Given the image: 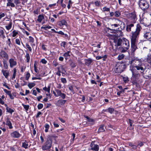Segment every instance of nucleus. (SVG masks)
<instances>
[{
	"label": "nucleus",
	"mask_w": 151,
	"mask_h": 151,
	"mask_svg": "<svg viewBox=\"0 0 151 151\" xmlns=\"http://www.w3.org/2000/svg\"><path fill=\"white\" fill-rule=\"evenodd\" d=\"M142 28L140 24H137L136 30L132 31V35L131 36V51L132 53H134L138 49L137 44L138 42V39L140 34V32Z\"/></svg>",
	"instance_id": "nucleus-1"
},
{
	"label": "nucleus",
	"mask_w": 151,
	"mask_h": 151,
	"mask_svg": "<svg viewBox=\"0 0 151 151\" xmlns=\"http://www.w3.org/2000/svg\"><path fill=\"white\" fill-rule=\"evenodd\" d=\"M127 64L129 65L130 64L133 67V68H135L137 70H141V73L145 70V68L141 64L140 60L137 59H132L131 61L127 60Z\"/></svg>",
	"instance_id": "nucleus-2"
},
{
	"label": "nucleus",
	"mask_w": 151,
	"mask_h": 151,
	"mask_svg": "<svg viewBox=\"0 0 151 151\" xmlns=\"http://www.w3.org/2000/svg\"><path fill=\"white\" fill-rule=\"evenodd\" d=\"M57 136L49 135L47 136V140L44 145L42 146V149L43 150L50 149L51 147L53 138H57Z\"/></svg>",
	"instance_id": "nucleus-3"
},
{
	"label": "nucleus",
	"mask_w": 151,
	"mask_h": 151,
	"mask_svg": "<svg viewBox=\"0 0 151 151\" xmlns=\"http://www.w3.org/2000/svg\"><path fill=\"white\" fill-rule=\"evenodd\" d=\"M128 65L127 61L118 63L116 64L115 72L116 73H121L125 69Z\"/></svg>",
	"instance_id": "nucleus-4"
},
{
	"label": "nucleus",
	"mask_w": 151,
	"mask_h": 151,
	"mask_svg": "<svg viewBox=\"0 0 151 151\" xmlns=\"http://www.w3.org/2000/svg\"><path fill=\"white\" fill-rule=\"evenodd\" d=\"M116 20L119 22V23L117 24H110L109 25L110 27L108 28L109 30H115V28L117 27L118 26L120 25H121L120 27L121 29H123L125 28V24L124 22L122 21L121 20H119V19H117Z\"/></svg>",
	"instance_id": "nucleus-5"
},
{
	"label": "nucleus",
	"mask_w": 151,
	"mask_h": 151,
	"mask_svg": "<svg viewBox=\"0 0 151 151\" xmlns=\"http://www.w3.org/2000/svg\"><path fill=\"white\" fill-rule=\"evenodd\" d=\"M139 5L141 9L143 11H145L149 7V4L145 0H139Z\"/></svg>",
	"instance_id": "nucleus-6"
},
{
	"label": "nucleus",
	"mask_w": 151,
	"mask_h": 151,
	"mask_svg": "<svg viewBox=\"0 0 151 151\" xmlns=\"http://www.w3.org/2000/svg\"><path fill=\"white\" fill-rule=\"evenodd\" d=\"M145 69L142 71V72L141 73L140 70L139 72L141 74H142L143 77L147 79H149L151 78V68H148L146 69V70L145 73H144Z\"/></svg>",
	"instance_id": "nucleus-7"
},
{
	"label": "nucleus",
	"mask_w": 151,
	"mask_h": 151,
	"mask_svg": "<svg viewBox=\"0 0 151 151\" xmlns=\"http://www.w3.org/2000/svg\"><path fill=\"white\" fill-rule=\"evenodd\" d=\"M121 47L123 49V50H124V52L127 50L129 47V42L128 40L126 39H124Z\"/></svg>",
	"instance_id": "nucleus-8"
},
{
	"label": "nucleus",
	"mask_w": 151,
	"mask_h": 151,
	"mask_svg": "<svg viewBox=\"0 0 151 151\" xmlns=\"http://www.w3.org/2000/svg\"><path fill=\"white\" fill-rule=\"evenodd\" d=\"M132 73V77L136 79H138L140 76V74L138 71L135 68H132L131 70Z\"/></svg>",
	"instance_id": "nucleus-9"
},
{
	"label": "nucleus",
	"mask_w": 151,
	"mask_h": 151,
	"mask_svg": "<svg viewBox=\"0 0 151 151\" xmlns=\"http://www.w3.org/2000/svg\"><path fill=\"white\" fill-rule=\"evenodd\" d=\"M115 40H114L115 45H112V49L116 51L118 49V46H121L123 40H122L121 39L119 38L116 41V42H115Z\"/></svg>",
	"instance_id": "nucleus-10"
},
{
	"label": "nucleus",
	"mask_w": 151,
	"mask_h": 151,
	"mask_svg": "<svg viewBox=\"0 0 151 151\" xmlns=\"http://www.w3.org/2000/svg\"><path fill=\"white\" fill-rule=\"evenodd\" d=\"M129 19L131 20L132 22L135 23L137 19V16L135 12L129 13L127 14Z\"/></svg>",
	"instance_id": "nucleus-11"
},
{
	"label": "nucleus",
	"mask_w": 151,
	"mask_h": 151,
	"mask_svg": "<svg viewBox=\"0 0 151 151\" xmlns=\"http://www.w3.org/2000/svg\"><path fill=\"white\" fill-rule=\"evenodd\" d=\"M94 142H92L90 144L91 147L90 149L91 150L95 151H98L99 149V146L97 145L94 144Z\"/></svg>",
	"instance_id": "nucleus-12"
},
{
	"label": "nucleus",
	"mask_w": 151,
	"mask_h": 151,
	"mask_svg": "<svg viewBox=\"0 0 151 151\" xmlns=\"http://www.w3.org/2000/svg\"><path fill=\"white\" fill-rule=\"evenodd\" d=\"M144 37L147 39H149L151 38V30H147L144 32Z\"/></svg>",
	"instance_id": "nucleus-13"
},
{
	"label": "nucleus",
	"mask_w": 151,
	"mask_h": 151,
	"mask_svg": "<svg viewBox=\"0 0 151 151\" xmlns=\"http://www.w3.org/2000/svg\"><path fill=\"white\" fill-rule=\"evenodd\" d=\"M4 58L7 60L9 58V55L7 53L3 50L0 52V58Z\"/></svg>",
	"instance_id": "nucleus-14"
},
{
	"label": "nucleus",
	"mask_w": 151,
	"mask_h": 151,
	"mask_svg": "<svg viewBox=\"0 0 151 151\" xmlns=\"http://www.w3.org/2000/svg\"><path fill=\"white\" fill-rule=\"evenodd\" d=\"M6 125L8 126L10 129H12L13 127L12 126V123L10 120V119L8 117L6 119Z\"/></svg>",
	"instance_id": "nucleus-15"
},
{
	"label": "nucleus",
	"mask_w": 151,
	"mask_h": 151,
	"mask_svg": "<svg viewBox=\"0 0 151 151\" xmlns=\"http://www.w3.org/2000/svg\"><path fill=\"white\" fill-rule=\"evenodd\" d=\"M11 135L12 137L16 138H19L21 136V134L17 131L13 132L11 133Z\"/></svg>",
	"instance_id": "nucleus-16"
},
{
	"label": "nucleus",
	"mask_w": 151,
	"mask_h": 151,
	"mask_svg": "<svg viewBox=\"0 0 151 151\" xmlns=\"http://www.w3.org/2000/svg\"><path fill=\"white\" fill-rule=\"evenodd\" d=\"M10 64V66L11 68H12L14 66L16 65L17 62L15 61L13 58H10L9 60Z\"/></svg>",
	"instance_id": "nucleus-17"
},
{
	"label": "nucleus",
	"mask_w": 151,
	"mask_h": 151,
	"mask_svg": "<svg viewBox=\"0 0 151 151\" xmlns=\"http://www.w3.org/2000/svg\"><path fill=\"white\" fill-rule=\"evenodd\" d=\"M66 100L63 99H59L57 101L56 105L58 106H60L63 105L66 102Z\"/></svg>",
	"instance_id": "nucleus-18"
},
{
	"label": "nucleus",
	"mask_w": 151,
	"mask_h": 151,
	"mask_svg": "<svg viewBox=\"0 0 151 151\" xmlns=\"http://www.w3.org/2000/svg\"><path fill=\"white\" fill-rule=\"evenodd\" d=\"M134 27V24H131L127 25L126 27V30L128 32H130L132 31V29Z\"/></svg>",
	"instance_id": "nucleus-19"
},
{
	"label": "nucleus",
	"mask_w": 151,
	"mask_h": 151,
	"mask_svg": "<svg viewBox=\"0 0 151 151\" xmlns=\"http://www.w3.org/2000/svg\"><path fill=\"white\" fill-rule=\"evenodd\" d=\"M67 22L65 20H63L58 22V25L60 27H62L64 25H66Z\"/></svg>",
	"instance_id": "nucleus-20"
},
{
	"label": "nucleus",
	"mask_w": 151,
	"mask_h": 151,
	"mask_svg": "<svg viewBox=\"0 0 151 151\" xmlns=\"http://www.w3.org/2000/svg\"><path fill=\"white\" fill-rule=\"evenodd\" d=\"M70 51H68L64 53L63 55V56L64 57L65 59L67 60L68 58V57L70 56Z\"/></svg>",
	"instance_id": "nucleus-21"
},
{
	"label": "nucleus",
	"mask_w": 151,
	"mask_h": 151,
	"mask_svg": "<svg viewBox=\"0 0 151 151\" xmlns=\"http://www.w3.org/2000/svg\"><path fill=\"white\" fill-rule=\"evenodd\" d=\"M22 147L26 149L29 147V146L28 147V142L26 140H25L24 142L22 143Z\"/></svg>",
	"instance_id": "nucleus-22"
},
{
	"label": "nucleus",
	"mask_w": 151,
	"mask_h": 151,
	"mask_svg": "<svg viewBox=\"0 0 151 151\" xmlns=\"http://www.w3.org/2000/svg\"><path fill=\"white\" fill-rule=\"evenodd\" d=\"M146 60L148 63L151 65V52L148 54L146 58Z\"/></svg>",
	"instance_id": "nucleus-23"
},
{
	"label": "nucleus",
	"mask_w": 151,
	"mask_h": 151,
	"mask_svg": "<svg viewBox=\"0 0 151 151\" xmlns=\"http://www.w3.org/2000/svg\"><path fill=\"white\" fill-rule=\"evenodd\" d=\"M4 28H3V29H0V37H2L4 39L5 38V36L4 35Z\"/></svg>",
	"instance_id": "nucleus-24"
},
{
	"label": "nucleus",
	"mask_w": 151,
	"mask_h": 151,
	"mask_svg": "<svg viewBox=\"0 0 151 151\" xmlns=\"http://www.w3.org/2000/svg\"><path fill=\"white\" fill-rule=\"evenodd\" d=\"M7 21H9V22L8 24V25L6 26L5 27L7 30H9L11 29L12 27V21H9V20H8Z\"/></svg>",
	"instance_id": "nucleus-25"
},
{
	"label": "nucleus",
	"mask_w": 151,
	"mask_h": 151,
	"mask_svg": "<svg viewBox=\"0 0 151 151\" xmlns=\"http://www.w3.org/2000/svg\"><path fill=\"white\" fill-rule=\"evenodd\" d=\"M44 18V17L43 15L40 14L38 16L37 21L39 22H41L43 19Z\"/></svg>",
	"instance_id": "nucleus-26"
},
{
	"label": "nucleus",
	"mask_w": 151,
	"mask_h": 151,
	"mask_svg": "<svg viewBox=\"0 0 151 151\" xmlns=\"http://www.w3.org/2000/svg\"><path fill=\"white\" fill-rule=\"evenodd\" d=\"M2 73H3V75L5 76L6 78H7L9 75V73L7 70H1Z\"/></svg>",
	"instance_id": "nucleus-27"
},
{
	"label": "nucleus",
	"mask_w": 151,
	"mask_h": 151,
	"mask_svg": "<svg viewBox=\"0 0 151 151\" xmlns=\"http://www.w3.org/2000/svg\"><path fill=\"white\" fill-rule=\"evenodd\" d=\"M92 62L91 59L86 60L85 61V64L88 66Z\"/></svg>",
	"instance_id": "nucleus-28"
},
{
	"label": "nucleus",
	"mask_w": 151,
	"mask_h": 151,
	"mask_svg": "<svg viewBox=\"0 0 151 151\" xmlns=\"http://www.w3.org/2000/svg\"><path fill=\"white\" fill-rule=\"evenodd\" d=\"M6 109L7 112H8L11 114L13 112H14V110L10 108L8 106H7Z\"/></svg>",
	"instance_id": "nucleus-29"
},
{
	"label": "nucleus",
	"mask_w": 151,
	"mask_h": 151,
	"mask_svg": "<svg viewBox=\"0 0 151 151\" xmlns=\"http://www.w3.org/2000/svg\"><path fill=\"white\" fill-rule=\"evenodd\" d=\"M3 62L4 68L5 69H7L8 68V66L7 61L6 60H4Z\"/></svg>",
	"instance_id": "nucleus-30"
},
{
	"label": "nucleus",
	"mask_w": 151,
	"mask_h": 151,
	"mask_svg": "<svg viewBox=\"0 0 151 151\" xmlns=\"http://www.w3.org/2000/svg\"><path fill=\"white\" fill-rule=\"evenodd\" d=\"M58 68H59V70H61V72L65 71V70L63 67V65H60L59 66H58L57 67L58 69Z\"/></svg>",
	"instance_id": "nucleus-31"
},
{
	"label": "nucleus",
	"mask_w": 151,
	"mask_h": 151,
	"mask_svg": "<svg viewBox=\"0 0 151 151\" xmlns=\"http://www.w3.org/2000/svg\"><path fill=\"white\" fill-rule=\"evenodd\" d=\"M116 32L117 37H119L120 36H122L123 33L121 31L117 30L116 31Z\"/></svg>",
	"instance_id": "nucleus-32"
},
{
	"label": "nucleus",
	"mask_w": 151,
	"mask_h": 151,
	"mask_svg": "<svg viewBox=\"0 0 151 151\" xmlns=\"http://www.w3.org/2000/svg\"><path fill=\"white\" fill-rule=\"evenodd\" d=\"M124 57V55L123 54H119V55L117 59L119 60H120L123 59Z\"/></svg>",
	"instance_id": "nucleus-33"
},
{
	"label": "nucleus",
	"mask_w": 151,
	"mask_h": 151,
	"mask_svg": "<svg viewBox=\"0 0 151 151\" xmlns=\"http://www.w3.org/2000/svg\"><path fill=\"white\" fill-rule=\"evenodd\" d=\"M45 132H47L50 127L49 125L48 124H45Z\"/></svg>",
	"instance_id": "nucleus-34"
},
{
	"label": "nucleus",
	"mask_w": 151,
	"mask_h": 151,
	"mask_svg": "<svg viewBox=\"0 0 151 151\" xmlns=\"http://www.w3.org/2000/svg\"><path fill=\"white\" fill-rule=\"evenodd\" d=\"M105 130L104 128V126L103 125H102L99 128L98 132H103Z\"/></svg>",
	"instance_id": "nucleus-35"
},
{
	"label": "nucleus",
	"mask_w": 151,
	"mask_h": 151,
	"mask_svg": "<svg viewBox=\"0 0 151 151\" xmlns=\"http://www.w3.org/2000/svg\"><path fill=\"white\" fill-rule=\"evenodd\" d=\"M22 105L23 106L24 108L26 111L28 110L29 107V105H25L23 104H22Z\"/></svg>",
	"instance_id": "nucleus-36"
},
{
	"label": "nucleus",
	"mask_w": 151,
	"mask_h": 151,
	"mask_svg": "<svg viewBox=\"0 0 151 151\" xmlns=\"http://www.w3.org/2000/svg\"><path fill=\"white\" fill-rule=\"evenodd\" d=\"M92 3L95 4L96 6H99L100 5L101 2L100 1H96L92 2Z\"/></svg>",
	"instance_id": "nucleus-37"
},
{
	"label": "nucleus",
	"mask_w": 151,
	"mask_h": 151,
	"mask_svg": "<svg viewBox=\"0 0 151 151\" xmlns=\"http://www.w3.org/2000/svg\"><path fill=\"white\" fill-rule=\"evenodd\" d=\"M78 99H81V101L83 102H84L86 99L84 96L81 95H80V96L78 97Z\"/></svg>",
	"instance_id": "nucleus-38"
},
{
	"label": "nucleus",
	"mask_w": 151,
	"mask_h": 151,
	"mask_svg": "<svg viewBox=\"0 0 151 151\" xmlns=\"http://www.w3.org/2000/svg\"><path fill=\"white\" fill-rule=\"evenodd\" d=\"M121 15V13L119 11H116L114 12V16L115 17H118Z\"/></svg>",
	"instance_id": "nucleus-39"
},
{
	"label": "nucleus",
	"mask_w": 151,
	"mask_h": 151,
	"mask_svg": "<svg viewBox=\"0 0 151 151\" xmlns=\"http://www.w3.org/2000/svg\"><path fill=\"white\" fill-rule=\"evenodd\" d=\"M26 58V61L27 63H29V60L30 59V57L29 56V53H27L26 54V55L25 56Z\"/></svg>",
	"instance_id": "nucleus-40"
},
{
	"label": "nucleus",
	"mask_w": 151,
	"mask_h": 151,
	"mask_svg": "<svg viewBox=\"0 0 151 151\" xmlns=\"http://www.w3.org/2000/svg\"><path fill=\"white\" fill-rule=\"evenodd\" d=\"M123 79L124 82L125 83H127L129 81V78L127 76L123 77Z\"/></svg>",
	"instance_id": "nucleus-41"
},
{
	"label": "nucleus",
	"mask_w": 151,
	"mask_h": 151,
	"mask_svg": "<svg viewBox=\"0 0 151 151\" xmlns=\"http://www.w3.org/2000/svg\"><path fill=\"white\" fill-rule=\"evenodd\" d=\"M102 11L104 12H109L110 10V8H107L106 7H104L102 9Z\"/></svg>",
	"instance_id": "nucleus-42"
},
{
	"label": "nucleus",
	"mask_w": 151,
	"mask_h": 151,
	"mask_svg": "<svg viewBox=\"0 0 151 151\" xmlns=\"http://www.w3.org/2000/svg\"><path fill=\"white\" fill-rule=\"evenodd\" d=\"M55 91L57 93V97L59 96L62 93L61 91L58 89H56L55 90Z\"/></svg>",
	"instance_id": "nucleus-43"
},
{
	"label": "nucleus",
	"mask_w": 151,
	"mask_h": 151,
	"mask_svg": "<svg viewBox=\"0 0 151 151\" xmlns=\"http://www.w3.org/2000/svg\"><path fill=\"white\" fill-rule=\"evenodd\" d=\"M108 111L109 113L111 114L114 111V109L113 108H109L108 109Z\"/></svg>",
	"instance_id": "nucleus-44"
},
{
	"label": "nucleus",
	"mask_w": 151,
	"mask_h": 151,
	"mask_svg": "<svg viewBox=\"0 0 151 151\" xmlns=\"http://www.w3.org/2000/svg\"><path fill=\"white\" fill-rule=\"evenodd\" d=\"M30 75L29 73L27 72V74L26 75L25 78L26 80L28 81L29 78L30 77Z\"/></svg>",
	"instance_id": "nucleus-45"
},
{
	"label": "nucleus",
	"mask_w": 151,
	"mask_h": 151,
	"mask_svg": "<svg viewBox=\"0 0 151 151\" xmlns=\"http://www.w3.org/2000/svg\"><path fill=\"white\" fill-rule=\"evenodd\" d=\"M63 0H61L60 1V5L63 8H65L66 5L63 3Z\"/></svg>",
	"instance_id": "nucleus-46"
},
{
	"label": "nucleus",
	"mask_w": 151,
	"mask_h": 151,
	"mask_svg": "<svg viewBox=\"0 0 151 151\" xmlns=\"http://www.w3.org/2000/svg\"><path fill=\"white\" fill-rule=\"evenodd\" d=\"M35 84L34 83H29L28 85V86L30 88H31L35 86Z\"/></svg>",
	"instance_id": "nucleus-47"
},
{
	"label": "nucleus",
	"mask_w": 151,
	"mask_h": 151,
	"mask_svg": "<svg viewBox=\"0 0 151 151\" xmlns=\"http://www.w3.org/2000/svg\"><path fill=\"white\" fill-rule=\"evenodd\" d=\"M29 42L31 43H33L34 41V38L31 36L29 37Z\"/></svg>",
	"instance_id": "nucleus-48"
},
{
	"label": "nucleus",
	"mask_w": 151,
	"mask_h": 151,
	"mask_svg": "<svg viewBox=\"0 0 151 151\" xmlns=\"http://www.w3.org/2000/svg\"><path fill=\"white\" fill-rule=\"evenodd\" d=\"M4 92L9 96V95H10V94L11 93V92L10 91H8L6 89H4Z\"/></svg>",
	"instance_id": "nucleus-49"
},
{
	"label": "nucleus",
	"mask_w": 151,
	"mask_h": 151,
	"mask_svg": "<svg viewBox=\"0 0 151 151\" xmlns=\"http://www.w3.org/2000/svg\"><path fill=\"white\" fill-rule=\"evenodd\" d=\"M61 82L63 83H67L66 80L65 78H61Z\"/></svg>",
	"instance_id": "nucleus-50"
},
{
	"label": "nucleus",
	"mask_w": 151,
	"mask_h": 151,
	"mask_svg": "<svg viewBox=\"0 0 151 151\" xmlns=\"http://www.w3.org/2000/svg\"><path fill=\"white\" fill-rule=\"evenodd\" d=\"M43 107V105L42 104H40L37 106V108L39 109H42Z\"/></svg>",
	"instance_id": "nucleus-51"
},
{
	"label": "nucleus",
	"mask_w": 151,
	"mask_h": 151,
	"mask_svg": "<svg viewBox=\"0 0 151 151\" xmlns=\"http://www.w3.org/2000/svg\"><path fill=\"white\" fill-rule=\"evenodd\" d=\"M59 96H60L62 99H64L65 98L66 96L65 93H62Z\"/></svg>",
	"instance_id": "nucleus-52"
},
{
	"label": "nucleus",
	"mask_w": 151,
	"mask_h": 151,
	"mask_svg": "<svg viewBox=\"0 0 151 151\" xmlns=\"http://www.w3.org/2000/svg\"><path fill=\"white\" fill-rule=\"evenodd\" d=\"M12 37H15L17 35V34H18V32H16L15 30L13 31L12 32Z\"/></svg>",
	"instance_id": "nucleus-53"
},
{
	"label": "nucleus",
	"mask_w": 151,
	"mask_h": 151,
	"mask_svg": "<svg viewBox=\"0 0 151 151\" xmlns=\"http://www.w3.org/2000/svg\"><path fill=\"white\" fill-rule=\"evenodd\" d=\"M138 144L137 146H139L140 147H141L142 146L144 145L143 142L140 141H138Z\"/></svg>",
	"instance_id": "nucleus-54"
},
{
	"label": "nucleus",
	"mask_w": 151,
	"mask_h": 151,
	"mask_svg": "<svg viewBox=\"0 0 151 151\" xmlns=\"http://www.w3.org/2000/svg\"><path fill=\"white\" fill-rule=\"evenodd\" d=\"M41 62L44 64H46L47 63V61L45 59H42L41 60Z\"/></svg>",
	"instance_id": "nucleus-55"
},
{
	"label": "nucleus",
	"mask_w": 151,
	"mask_h": 151,
	"mask_svg": "<svg viewBox=\"0 0 151 151\" xmlns=\"http://www.w3.org/2000/svg\"><path fill=\"white\" fill-rule=\"evenodd\" d=\"M16 43L18 45H20V41L19 39H17L15 40Z\"/></svg>",
	"instance_id": "nucleus-56"
},
{
	"label": "nucleus",
	"mask_w": 151,
	"mask_h": 151,
	"mask_svg": "<svg viewBox=\"0 0 151 151\" xmlns=\"http://www.w3.org/2000/svg\"><path fill=\"white\" fill-rule=\"evenodd\" d=\"M42 114V113L40 111H39L37 114L36 115V118H37L39 117L40 115Z\"/></svg>",
	"instance_id": "nucleus-57"
},
{
	"label": "nucleus",
	"mask_w": 151,
	"mask_h": 151,
	"mask_svg": "<svg viewBox=\"0 0 151 151\" xmlns=\"http://www.w3.org/2000/svg\"><path fill=\"white\" fill-rule=\"evenodd\" d=\"M26 47L29 50L30 52H31L32 51V49L31 47L28 44H26Z\"/></svg>",
	"instance_id": "nucleus-58"
},
{
	"label": "nucleus",
	"mask_w": 151,
	"mask_h": 151,
	"mask_svg": "<svg viewBox=\"0 0 151 151\" xmlns=\"http://www.w3.org/2000/svg\"><path fill=\"white\" fill-rule=\"evenodd\" d=\"M5 16V14L4 13H0V19L2 17H4Z\"/></svg>",
	"instance_id": "nucleus-59"
},
{
	"label": "nucleus",
	"mask_w": 151,
	"mask_h": 151,
	"mask_svg": "<svg viewBox=\"0 0 151 151\" xmlns=\"http://www.w3.org/2000/svg\"><path fill=\"white\" fill-rule=\"evenodd\" d=\"M58 65V63L56 62L55 60L53 61V65L55 67H56Z\"/></svg>",
	"instance_id": "nucleus-60"
},
{
	"label": "nucleus",
	"mask_w": 151,
	"mask_h": 151,
	"mask_svg": "<svg viewBox=\"0 0 151 151\" xmlns=\"http://www.w3.org/2000/svg\"><path fill=\"white\" fill-rule=\"evenodd\" d=\"M32 94L35 96H37V94L36 90L35 89H33L32 90Z\"/></svg>",
	"instance_id": "nucleus-61"
},
{
	"label": "nucleus",
	"mask_w": 151,
	"mask_h": 151,
	"mask_svg": "<svg viewBox=\"0 0 151 151\" xmlns=\"http://www.w3.org/2000/svg\"><path fill=\"white\" fill-rule=\"evenodd\" d=\"M59 68H58V72L56 73V74L58 75L59 76H60L61 75L60 73H61V70H59Z\"/></svg>",
	"instance_id": "nucleus-62"
},
{
	"label": "nucleus",
	"mask_w": 151,
	"mask_h": 151,
	"mask_svg": "<svg viewBox=\"0 0 151 151\" xmlns=\"http://www.w3.org/2000/svg\"><path fill=\"white\" fill-rule=\"evenodd\" d=\"M14 2L16 4H19L20 3V2L19 0H15Z\"/></svg>",
	"instance_id": "nucleus-63"
},
{
	"label": "nucleus",
	"mask_w": 151,
	"mask_h": 151,
	"mask_svg": "<svg viewBox=\"0 0 151 151\" xmlns=\"http://www.w3.org/2000/svg\"><path fill=\"white\" fill-rule=\"evenodd\" d=\"M66 42H63L61 44V46H63L64 47H65V45L66 44Z\"/></svg>",
	"instance_id": "nucleus-64"
}]
</instances>
